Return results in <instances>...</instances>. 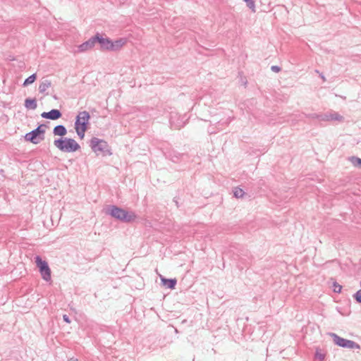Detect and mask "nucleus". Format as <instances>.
Wrapping results in <instances>:
<instances>
[{"instance_id": "25", "label": "nucleus", "mask_w": 361, "mask_h": 361, "mask_svg": "<svg viewBox=\"0 0 361 361\" xmlns=\"http://www.w3.org/2000/svg\"><path fill=\"white\" fill-rule=\"evenodd\" d=\"M271 70L273 71V72H275V73H279L280 71H281V68L278 66H272L271 67Z\"/></svg>"}, {"instance_id": "8", "label": "nucleus", "mask_w": 361, "mask_h": 361, "mask_svg": "<svg viewBox=\"0 0 361 361\" xmlns=\"http://www.w3.org/2000/svg\"><path fill=\"white\" fill-rule=\"evenodd\" d=\"M96 43H99L100 45V49L102 51H110L111 45H112V40L108 37H104L103 35L97 33L95 35Z\"/></svg>"}, {"instance_id": "16", "label": "nucleus", "mask_w": 361, "mask_h": 361, "mask_svg": "<svg viewBox=\"0 0 361 361\" xmlns=\"http://www.w3.org/2000/svg\"><path fill=\"white\" fill-rule=\"evenodd\" d=\"M51 85V82L49 80H43L39 86V91L40 93H44L45 91L49 88Z\"/></svg>"}, {"instance_id": "7", "label": "nucleus", "mask_w": 361, "mask_h": 361, "mask_svg": "<svg viewBox=\"0 0 361 361\" xmlns=\"http://www.w3.org/2000/svg\"><path fill=\"white\" fill-rule=\"evenodd\" d=\"M319 117L321 121L343 122L344 121V118L343 116L340 115L338 113L334 111H330L326 113L320 114Z\"/></svg>"}, {"instance_id": "5", "label": "nucleus", "mask_w": 361, "mask_h": 361, "mask_svg": "<svg viewBox=\"0 0 361 361\" xmlns=\"http://www.w3.org/2000/svg\"><path fill=\"white\" fill-rule=\"evenodd\" d=\"M330 335L333 338L334 342L338 346L349 349L360 348V345L353 341L341 338L334 333H331Z\"/></svg>"}, {"instance_id": "4", "label": "nucleus", "mask_w": 361, "mask_h": 361, "mask_svg": "<svg viewBox=\"0 0 361 361\" xmlns=\"http://www.w3.org/2000/svg\"><path fill=\"white\" fill-rule=\"evenodd\" d=\"M90 147L94 152L99 154V153L105 154L109 151L108 143L97 137H92L90 140Z\"/></svg>"}, {"instance_id": "2", "label": "nucleus", "mask_w": 361, "mask_h": 361, "mask_svg": "<svg viewBox=\"0 0 361 361\" xmlns=\"http://www.w3.org/2000/svg\"><path fill=\"white\" fill-rule=\"evenodd\" d=\"M54 146L62 152H73L80 148V145L72 138H59L54 141Z\"/></svg>"}, {"instance_id": "17", "label": "nucleus", "mask_w": 361, "mask_h": 361, "mask_svg": "<svg viewBox=\"0 0 361 361\" xmlns=\"http://www.w3.org/2000/svg\"><path fill=\"white\" fill-rule=\"evenodd\" d=\"M75 129L76 130V133L80 137V139H82L85 136V133L87 129V126H75Z\"/></svg>"}, {"instance_id": "20", "label": "nucleus", "mask_w": 361, "mask_h": 361, "mask_svg": "<svg viewBox=\"0 0 361 361\" xmlns=\"http://www.w3.org/2000/svg\"><path fill=\"white\" fill-rule=\"evenodd\" d=\"M233 194L236 198H240L243 197L245 192L241 188H235L234 189Z\"/></svg>"}, {"instance_id": "27", "label": "nucleus", "mask_w": 361, "mask_h": 361, "mask_svg": "<svg viewBox=\"0 0 361 361\" xmlns=\"http://www.w3.org/2000/svg\"><path fill=\"white\" fill-rule=\"evenodd\" d=\"M68 361H80V360L77 358L72 357V358H70Z\"/></svg>"}, {"instance_id": "11", "label": "nucleus", "mask_w": 361, "mask_h": 361, "mask_svg": "<svg viewBox=\"0 0 361 361\" xmlns=\"http://www.w3.org/2000/svg\"><path fill=\"white\" fill-rule=\"evenodd\" d=\"M62 116L61 112L59 109H51L49 112H43L41 114V116L44 118H47L50 120H57L60 118Z\"/></svg>"}, {"instance_id": "13", "label": "nucleus", "mask_w": 361, "mask_h": 361, "mask_svg": "<svg viewBox=\"0 0 361 361\" xmlns=\"http://www.w3.org/2000/svg\"><path fill=\"white\" fill-rule=\"evenodd\" d=\"M53 133L54 135L64 136L67 133V130L64 126L59 125L54 127Z\"/></svg>"}, {"instance_id": "18", "label": "nucleus", "mask_w": 361, "mask_h": 361, "mask_svg": "<svg viewBox=\"0 0 361 361\" xmlns=\"http://www.w3.org/2000/svg\"><path fill=\"white\" fill-rule=\"evenodd\" d=\"M350 161L354 166L358 167L361 169V159L356 157H351Z\"/></svg>"}, {"instance_id": "6", "label": "nucleus", "mask_w": 361, "mask_h": 361, "mask_svg": "<svg viewBox=\"0 0 361 361\" xmlns=\"http://www.w3.org/2000/svg\"><path fill=\"white\" fill-rule=\"evenodd\" d=\"M35 263L39 269L42 279L46 281H51V269L46 261H43L39 256L35 257Z\"/></svg>"}, {"instance_id": "26", "label": "nucleus", "mask_w": 361, "mask_h": 361, "mask_svg": "<svg viewBox=\"0 0 361 361\" xmlns=\"http://www.w3.org/2000/svg\"><path fill=\"white\" fill-rule=\"evenodd\" d=\"M63 319L64 322H66V323L68 324H70L71 323V320L68 317V316L67 314H63Z\"/></svg>"}, {"instance_id": "19", "label": "nucleus", "mask_w": 361, "mask_h": 361, "mask_svg": "<svg viewBox=\"0 0 361 361\" xmlns=\"http://www.w3.org/2000/svg\"><path fill=\"white\" fill-rule=\"evenodd\" d=\"M36 74L34 73L31 75H30L27 78L25 79V80L23 82V85L24 86H27L28 85H30L32 83H33L35 82V80H36Z\"/></svg>"}, {"instance_id": "28", "label": "nucleus", "mask_w": 361, "mask_h": 361, "mask_svg": "<svg viewBox=\"0 0 361 361\" xmlns=\"http://www.w3.org/2000/svg\"><path fill=\"white\" fill-rule=\"evenodd\" d=\"M208 132H209L210 134L215 133V131L213 130V128L209 129V130H208Z\"/></svg>"}, {"instance_id": "12", "label": "nucleus", "mask_w": 361, "mask_h": 361, "mask_svg": "<svg viewBox=\"0 0 361 361\" xmlns=\"http://www.w3.org/2000/svg\"><path fill=\"white\" fill-rule=\"evenodd\" d=\"M126 43V39L123 38L118 39L116 41H112V45H111V51H116L120 50L122 47Z\"/></svg>"}, {"instance_id": "23", "label": "nucleus", "mask_w": 361, "mask_h": 361, "mask_svg": "<svg viewBox=\"0 0 361 361\" xmlns=\"http://www.w3.org/2000/svg\"><path fill=\"white\" fill-rule=\"evenodd\" d=\"M334 292L340 293L341 291L342 286H340L339 284H338L337 283H334Z\"/></svg>"}, {"instance_id": "14", "label": "nucleus", "mask_w": 361, "mask_h": 361, "mask_svg": "<svg viewBox=\"0 0 361 361\" xmlns=\"http://www.w3.org/2000/svg\"><path fill=\"white\" fill-rule=\"evenodd\" d=\"M37 106V100L35 99L27 98L25 100V107L27 109H35Z\"/></svg>"}, {"instance_id": "21", "label": "nucleus", "mask_w": 361, "mask_h": 361, "mask_svg": "<svg viewBox=\"0 0 361 361\" xmlns=\"http://www.w3.org/2000/svg\"><path fill=\"white\" fill-rule=\"evenodd\" d=\"M305 116L306 118H312V119H318L320 121V114H305Z\"/></svg>"}, {"instance_id": "24", "label": "nucleus", "mask_w": 361, "mask_h": 361, "mask_svg": "<svg viewBox=\"0 0 361 361\" xmlns=\"http://www.w3.org/2000/svg\"><path fill=\"white\" fill-rule=\"evenodd\" d=\"M315 357L317 359H319L320 361H323L324 359V355L321 353H319L318 351H317Z\"/></svg>"}, {"instance_id": "15", "label": "nucleus", "mask_w": 361, "mask_h": 361, "mask_svg": "<svg viewBox=\"0 0 361 361\" xmlns=\"http://www.w3.org/2000/svg\"><path fill=\"white\" fill-rule=\"evenodd\" d=\"M161 281L164 286H166L167 288L170 289H173L176 285L177 281L176 279H161Z\"/></svg>"}, {"instance_id": "22", "label": "nucleus", "mask_w": 361, "mask_h": 361, "mask_svg": "<svg viewBox=\"0 0 361 361\" xmlns=\"http://www.w3.org/2000/svg\"><path fill=\"white\" fill-rule=\"evenodd\" d=\"M354 298L359 303H361V289L357 290L353 295Z\"/></svg>"}, {"instance_id": "9", "label": "nucleus", "mask_w": 361, "mask_h": 361, "mask_svg": "<svg viewBox=\"0 0 361 361\" xmlns=\"http://www.w3.org/2000/svg\"><path fill=\"white\" fill-rule=\"evenodd\" d=\"M90 118V114L87 111H80L76 116L75 126H87L89 120Z\"/></svg>"}, {"instance_id": "3", "label": "nucleus", "mask_w": 361, "mask_h": 361, "mask_svg": "<svg viewBox=\"0 0 361 361\" xmlns=\"http://www.w3.org/2000/svg\"><path fill=\"white\" fill-rule=\"evenodd\" d=\"M45 126L39 125L37 128L25 134V139L35 145L39 144L44 140Z\"/></svg>"}, {"instance_id": "10", "label": "nucleus", "mask_w": 361, "mask_h": 361, "mask_svg": "<svg viewBox=\"0 0 361 361\" xmlns=\"http://www.w3.org/2000/svg\"><path fill=\"white\" fill-rule=\"evenodd\" d=\"M96 44L95 41V35L90 38L87 41L83 42L80 45L78 46V51L84 52L87 50L91 49L94 47Z\"/></svg>"}, {"instance_id": "1", "label": "nucleus", "mask_w": 361, "mask_h": 361, "mask_svg": "<svg viewBox=\"0 0 361 361\" xmlns=\"http://www.w3.org/2000/svg\"><path fill=\"white\" fill-rule=\"evenodd\" d=\"M107 213L114 218L126 223L133 221L136 218L134 212H127L114 205L110 206L108 208Z\"/></svg>"}, {"instance_id": "29", "label": "nucleus", "mask_w": 361, "mask_h": 361, "mask_svg": "<svg viewBox=\"0 0 361 361\" xmlns=\"http://www.w3.org/2000/svg\"><path fill=\"white\" fill-rule=\"evenodd\" d=\"M320 77H321V78L322 79L323 81H326V78H325L324 75L322 73L320 74Z\"/></svg>"}]
</instances>
